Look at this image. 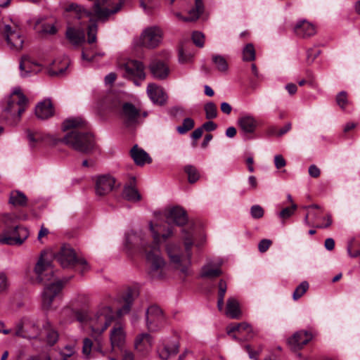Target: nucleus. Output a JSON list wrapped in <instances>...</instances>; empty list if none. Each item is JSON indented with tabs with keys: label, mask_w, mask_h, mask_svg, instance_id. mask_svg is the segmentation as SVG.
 <instances>
[{
	"label": "nucleus",
	"mask_w": 360,
	"mask_h": 360,
	"mask_svg": "<svg viewBox=\"0 0 360 360\" xmlns=\"http://www.w3.org/2000/svg\"><path fill=\"white\" fill-rule=\"evenodd\" d=\"M150 229L153 234V244L146 245L143 238L134 231L128 233L126 236V245H141L146 253L147 262L149 263V274L152 278H162L164 277V269L166 264L165 259L160 255V239L166 240L173 235V230L167 222L153 224L150 222Z\"/></svg>",
	"instance_id": "f257e3e1"
},
{
	"label": "nucleus",
	"mask_w": 360,
	"mask_h": 360,
	"mask_svg": "<svg viewBox=\"0 0 360 360\" xmlns=\"http://www.w3.org/2000/svg\"><path fill=\"white\" fill-rule=\"evenodd\" d=\"M86 125V121L82 117H71L65 120L63 123V130L67 132L63 139H56L53 144L59 142L64 143L74 150L89 154L95 148V140L94 136L84 130H82Z\"/></svg>",
	"instance_id": "f03ea898"
},
{
	"label": "nucleus",
	"mask_w": 360,
	"mask_h": 360,
	"mask_svg": "<svg viewBox=\"0 0 360 360\" xmlns=\"http://www.w3.org/2000/svg\"><path fill=\"white\" fill-rule=\"evenodd\" d=\"M36 279L39 283L45 285L42 292L41 305L44 310L51 309L56 296L63 288V282L54 278L53 268L50 262L44 259L42 256L39 259L34 269Z\"/></svg>",
	"instance_id": "7ed1b4c3"
},
{
	"label": "nucleus",
	"mask_w": 360,
	"mask_h": 360,
	"mask_svg": "<svg viewBox=\"0 0 360 360\" xmlns=\"http://www.w3.org/2000/svg\"><path fill=\"white\" fill-rule=\"evenodd\" d=\"M184 251L179 245L169 243L166 245V252L172 266L184 276L190 274L192 248L193 246V232L191 229L181 231Z\"/></svg>",
	"instance_id": "20e7f679"
},
{
	"label": "nucleus",
	"mask_w": 360,
	"mask_h": 360,
	"mask_svg": "<svg viewBox=\"0 0 360 360\" xmlns=\"http://www.w3.org/2000/svg\"><path fill=\"white\" fill-rule=\"evenodd\" d=\"M125 0H96L93 13L85 10L82 6L72 4L69 10L75 13V18L82 19L92 15L98 20L105 21L112 14L117 13L123 6Z\"/></svg>",
	"instance_id": "39448f33"
},
{
	"label": "nucleus",
	"mask_w": 360,
	"mask_h": 360,
	"mask_svg": "<svg viewBox=\"0 0 360 360\" xmlns=\"http://www.w3.org/2000/svg\"><path fill=\"white\" fill-rule=\"evenodd\" d=\"M15 217L9 214L3 216L5 229L0 233V245H21L29 237L27 228L13 224Z\"/></svg>",
	"instance_id": "423d86ee"
},
{
	"label": "nucleus",
	"mask_w": 360,
	"mask_h": 360,
	"mask_svg": "<svg viewBox=\"0 0 360 360\" xmlns=\"http://www.w3.org/2000/svg\"><path fill=\"white\" fill-rule=\"evenodd\" d=\"M170 4L187 13L186 16H184L181 12L174 13L178 19L184 22L197 20L204 11L202 0H170Z\"/></svg>",
	"instance_id": "0eeeda50"
},
{
	"label": "nucleus",
	"mask_w": 360,
	"mask_h": 360,
	"mask_svg": "<svg viewBox=\"0 0 360 360\" xmlns=\"http://www.w3.org/2000/svg\"><path fill=\"white\" fill-rule=\"evenodd\" d=\"M115 312L110 307H101L89 319V327L94 335L102 334L115 320Z\"/></svg>",
	"instance_id": "6e6552de"
},
{
	"label": "nucleus",
	"mask_w": 360,
	"mask_h": 360,
	"mask_svg": "<svg viewBox=\"0 0 360 360\" xmlns=\"http://www.w3.org/2000/svg\"><path fill=\"white\" fill-rule=\"evenodd\" d=\"M28 100L23 94L20 87H15L7 99V105L4 108V112L18 121L25 111Z\"/></svg>",
	"instance_id": "1a4fd4ad"
},
{
	"label": "nucleus",
	"mask_w": 360,
	"mask_h": 360,
	"mask_svg": "<svg viewBox=\"0 0 360 360\" xmlns=\"http://www.w3.org/2000/svg\"><path fill=\"white\" fill-rule=\"evenodd\" d=\"M55 257L63 268H68L76 264L79 265L82 267L81 272L82 274L89 269L86 259L77 258L73 249L70 246H63Z\"/></svg>",
	"instance_id": "9d476101"
},
{
	"label": "nucleus",
	"mask_w": 360,
	"mask_h": 360,
	"mask_svg": "<svg viewBox=\"0 0 360 360\" xmlns=\"http://www.w3.org/2000/svg\"><path fill=\"white\" fill-rule=\"evenodd\" d=\"M124 77L132 79L136 85H139L138 80H143L146 77L143 64L136 60H127L120 67Z\"/></svg>",
	"instance_id": "9b49d317"
},
{
	"label": "nucleus",
	"mask_w": 360,
	"mask_h": 360,
	"mask_svg": "<svg viewBox=\"0 0 360 360\" xmlns=\"http://www.w3.org/2000/svg\"><path fill=\"white\" fill-rule=\"evenodd\" d=\"M163 32L157 26L146 28L140 37V46L147 49H155L158 47L162 39Z\"/></svg>",
	"instance_id": "f8f14e48"
},
{
	"label": "nucleus",
	"mask_w": 360,
	"mask_h": 360,
	"mask_svg": "<svg viewBox=\"0 0 360 360\" xmlns=\"http://www.w3.org/2000/svg\"><path fill=\"white\" fill-rule=\"evenodd\" d=\"M120 118L128 127L136 126L141 122V112L131 103H124L119 112Z\"/></svg>",
	"instance_id": "ddd939ff"
},
{
	"label": "nucleus",
	"mask_w": 360,
	"mask_h": 360,
	"mask_svg": "<svg viewBox=\"0 0 360 360\" xmlns=\"http://www.w3.org/2000/svg\"><path fill=\"white\" fill-rule=\"evenodd\" d=\"M226 334L239 341H247L253 338L252 329L246 323L229 324L226 326Z\"/></svg>",
	"instance_id": "4468645a"
},
{
	"label": "nucleus",
	"mask_w": 360,
	"mask_h": 360,
	"mask_svg": "<svg viewBox=\"0 0 360 360\" xmlns=\"http://www.w3.org/2000/svg\"><path fill=\"white\" fill-rule=\"evenodd\" d=\"M39 335L36 323L28 319H22L15 326L14 335L22 338H35Z\"/></svg>",
	"instance_id": "2eb2a0df"
},
{
	"label": "nucleus",
	"mask_w": 360,
	"mask_h": 360,
	"mask_svg": "<svg viewBox=\"0 0 360 360\" xmlns=\"http://www.w3.org/2000/svg\"><path fill=\"white\" fill-rule=\"evenodd\" d=\"M146 327L150 332L158 331L163 325L165 317L161 309L158 306H150L146 314Z\"/></svg>",
	"instance_id": "dca6fc26"
},
{
	"label": "nucleus",
	"mask_w": 360,
	"mask_h": 360,
	"mask_svg": "<svg viewBox=\"0 0 360 360\" xmlns=\"http://www.w3.org/2000/svg\"><path fill=\"white\" fill-rule=\"evenodd\" d=\"M115 186V179L109 174L100 175L95 179V191L99 196L108 195L114 189Z\"/></svg>",
	"instance_id": "f3484780"
},
{
	"label": "nucleus",
	"mask_w": 360,
	"mask_h": 360,
	"mask_svg": "<svg viewBox=\"0 0 360 360\" xmlns=\"http://www.w3.org/2000/svg\"><path fill=\"white\" fill-rule=\"evenodd\" d=\"M4 35L11 49L18 51L22 48L23 37L18 31L13 29L10 25H6L4 26Z\"/></svg>",
	"instance_id": "a211bd4d"
},
{
	"label": "nucleus",
	"mask_w": 360,
	"mask_h": 360,
	"mask_svg": "<svg viewBox=\"0 0 360 360\" xmlns=\"http://www.w3.org/2000/svg\"><path fill=\"white\" fill-rule=\"evenodd\" d=\"M313 336L310 332L300 330L296 332L291 338L288 340V343L291 349L296 351L302 349L304 345H307Z\"/></svg>",
	"instance_id": "6ab92c4d"
},
{
	"label": "nucleus",
	"mask_w": 360,
	"mask_h": 360,
	"mask_svg": "<svg viewBox=\"0 0 360 360\" xmlns=\"http://www.w3.org/2000/svg\"><path fill=\"white\" fill-rule=\"evenodd\" d=\"M19 68L22 77H27L32 75L37 74L41 70L39 65L32 61L28 56H23L21 58Z\"/></svg>",
	"instance_id": "aec40b11"
},
{
	"label": "nucleus",
	"mask_w": 360,
	"mask_h": 360,
	"mask_svg": "<svg viewBox=\"0 0 360 360\" xmlns=\"http://www.w3.org/2000/svg\"><path fill=\"white\" fill-rule=\"evenodd\" d=\"M122 104L118 95L110 93L101 101L99 108L101 110H109L119 113Z\"/></svg>",
	"instance_id": "412c9836"
},
{
	"label": "nucleus",
	"mask_w": 360,
	"mask_h": 360,
	"mask_svg": "<svg viewBox=\"0 0 360 360\" xmlns=\"http://www.w3.org/2000/svg\"><path fill=\"white\" fill-rule=\"evenodd\" d=\"M126 339V333L123 327L120 324H116L110 330V340L112 348H121Z\"/></svg>",
	"instance_id": "4be33fe9"
},
{
	"label": "nucleus",
	"mask_w": 360,
	"mask_h": 360,
	"mask_svg": "<svg viewBox=\"0 0 360 360\" xmlns=\"http://www.w3.org/2000/svg\"><path fill=\"white\" fill-rule=\"evenodd\" d=\"M293 29L295 34L302 38L311 37L316 33L314 25L306 20L298 21Z\"/></svg>",
	"instance_id": "5701e85b"
},
{
	"label": "nucleus",
	"mask_w": 360,
	"mask_h": 360,
	"mask_svg": "<svg viewBox=\"0 0 360 360\" xmlns=\"http://www.w3.org/2000/svg\"><path fill=\"white\" fill-rule=\"evenodd\" d=\"M152 336L146 333L138 335L134 340L135 349L140 353L145 354L150 349L153 345Z\"/></svg>",
	"instance_id": "b1692460"
},
{
	"label": "nucleus",
	"mask_w": 360,
	"mask_h": 360,
	"mask_svg": "<svg viewBox=\"0 0 360 360\" xmlns=\"http://www.w3.org/2000/svg\"><path fill=\"white\" fill-rule=\"evenodd\" d=\"M147 94L153 103L160 105L165 104L167 98L164 90L154 84H149L148 85Z\"/></svg>",
	"instance_id": "393cba45"
},
{
	"label": "nucleus",
	"mask_w": 360,
	"mask_h": 360,
	"mask_svg": "<svg viewBox=\"0 0 360 360\" xmlns=\"http://www.w3.org/2000/svg\"><path fill=\"white\" fill-rule=\"evenodd\" d=\"M54 112L53 105L49 99H46L36 106L35 115L41 120H46L53 116Z\"/></svg>",
	"instance_id": "a878e982"
},
{
	"label": "nucleus",
	"mask_w": 360,
	"mask_h": 360,
	"mask_svg": "<svg viewBox=\"0 0 360 360\" xmlns=\"http://www.w3.org/2000/svg\"><path fill=\"white\" fill-rule=\"evenodd\" d=\"M65 37L74 46H79L85 41L84 30L82 28L68 27Z\"/></svg>",
	"instance_id": "bb28decb"
},
{
	"label": "nucleus",
	"mask_w": 360,
	"mask_h": 360,
	"mask_svg": "<svg viewBox=\"0 0 360 360\" xmlns=\"http://www.w3.org/2000/svg\"><path fill=\"white\" fill-rule=\"evenodd\" d=\"M153 77L158 79H165L169 72V68L162 61L153 60L149 65Z\"/></svg>",
	"instance_id": "cd10ccee"
},
{
	"label": "nucleus",
	"mask_w": 360,
	"mask_h": 360,
	"mask_svg": "<svg viewBox=\"0 0 360 360\" xmlns=\"http://www.w3.org/2000/svg\"><path fill=\"white\" fill-rule=\"evenodd\" d=\"M167 219L177 226H183L188 221L186 212L179 207L172 208L167 214Z\"/></svg>",
	"instance_id": "c85d7f7f"
},
{
	"label": "nucleus",
	"mask_w": 360,
	"mask_h": 360,
	"mask_svg": "<svg viewBox=\"0 0 360 360\" xmlns=\"http://www.w3.org/2000/svg\"><path fill=\"white\" fill-rule=\"evenodd\" d=\"M82 352L86 359H91L92 357V353L98 352L103 354V350L100 342H98L96 345H94L92 340L88 338H86L83 340Z\"/></svg>",
	"instance_id": "c756f323"
},
{
	"label": "nucleus",
	"mask_w": 360,
	"mask_h": 360,
	"mask_svg": "<svg viewBox=\"0 0 360 360\" xmlns=\"http://www.w3.org/2000/svg\"><path fill=\"white\" fill-rule=\"evenodd\" d=\"M242 316L240 304L237 300L230 297L226 301V316L233 319H238Z\"/></svg>",
	"instance_id": "7c9ffc66"
},
{
	"label": "nucleus",
	"mask_w": 360,
	"mask_h": 360,
	"mask_svg": "<svg viewBox=\"0 0 360 360\" xmlns=\"http://www.w3.org/2000/svg\"><path fill=\"white\" fill-rule=\"evenodd\" d=\"M131 156L134 162L138 165H143L146 162H150L151 159L148 154L143 149L139 148L136 145L131 150Z\"/></svg>",
	"instance_id": "2f4dec72"
},
{
	"label": "nucleus",
	"mask_w": 360,
	"mask_h": 360,
	"mask_svg": "<svg viewBox=\"0 0 360 360\" xmlns=\"http://www.w3.org/2000/svg\"><path fill=\"white\" fill-rule=\"evenodd\" d=\"M222 273L220 266L217 264L208 263L202 267L200 276L202 278H214Z\"/></svg>",
	"instance_id": "473e14b6"
},
{
	"label": "nucleus",
	"mask_w": 360,
	"mask_h": 360,
	"mask_svg": "<svg viewBox=\"0 0 360 360\" xmlns=\"http://www.w3.org/2000/svg\"><path fill=\"white\" fill-rule=\"evenodd\" d=\"M75 353V348L74 345H67L60 352V359L59 360H67L68 358L72 356ZM28 360H51L50 357L42 355L33 356L30 358Z\"/></svg>",
	"instance_id": "72a5a7b5"
},
{
	"label": "nucleus",
	"mask_w": 360,
	"mask_h": 360,
	"mask_svg": "<svg viewBox=\"0 0 360 360\" xmlns=\"http://www.w3.org/2000/svg\"><path fill=\"white\" fill-rule=\"evenodd\" d=\"M179 343L174 342L172 345H164L158 349L159 356L161 359L167 360L172 355H175L179 352Z\"/></svg>",
	"instance_id": "f704fd0d"
},
{
	"label": "nucleus",
	"mask_w": 360,
	"mask_h": 360,
	"mask_svg": "<svg viewBox=\"0 0 360 360\" xmlns=\"http://www.w3.org/2000/svg\"><path fill=\"white\" fill-rule=\"evenodd\" d=\"M238 123L241 129L247 133L253 132L256 128V121L250 116L240 118Z\"/></svg>",
	"instance_id": "c9c22d12"
},
{
	"label": "nucleus",
	"mask_w": 360,
	"mask_h": 360,
	"mask_svg": "<svg viewBox=\"0 0 360 360\" xmlns=\"http://www.w3.org/2000/svg\"><path fill=\"white\" fill-rule=\"evenodd\" d=\"M123 300L124 304L121 309H118L117 311V314L119 316L126 314L129 313L130 311L131 306L134 301L133 292L131 290H129L127 292L126 295L123 297Z\"/></svg>",
	"instance_id": "e433bc0d"
},
{
	"label": "nucleus",
	"mask_w": 360,
	"mask_h": 360,
	"mask_svg": "<svg viewBox=\"0 0 360 360\" xmlns=\"http://www.w3.org/2000/svg\"><path fill=\"white\" fill-rule=\"evenodd\" d=\"M9 203L15 206H25L27 203V198L22 192L12 191L9 198Z\"/></svg>",
	"instance_id": "4c0bfd02"
},
{
	"label": "nucleus",
	"mask_w": 360,
	"mask_h": 360,
	"mask_svg": "<svg viewBox=\"0 0 360 360\" xmlns=\"http://www.w3.org/2000/svg\"><path fill=\"white\" fill-rule=\"evenodd\" d=\"M123 197L129 201H139L141 199V195L137 189L133 186H125L123 193Z\"/></svg>",
	"instance_id": "58836bf2"
},
{
	"label": "nucleus",
	"mask_w": 360,
	"mask_h": 360,
	"mask_svg": "<svg viewBox=\"0 0 360 360\" xmlns=\"http://www.w3.org/2000/svg\"><path fill=\"white\" fill-rule=\"evenodd\" d=\"M27 139L29 141V144L31 147H34L36 144L39 142L44 141H49V139H52V141L53 142V140L55 139H53L50 136H47L46 137H44L41 134L39 133H30L29 132L27 134Z\"/></svg>",
	"instance_id": "ea45409f"
},
{
	"label": "nucleus",
	"mask_w": 360,
	"mask_h": 360,
	"mask_svg": "<svg viewBox=\"0 0 360 360\" xmlns=\"http://www.w3.org/2000/svg\"><path fill=\"white\" fill-rule=\"evenodd\" d=\"M255 59V49L252 44H248L243 49V60L253 61Z\"/></svg>",
	"instance_id": "a19ab883"
},
{
	"label": "nucleus",
	"mask_w": 360,
	"mask_h": 360,
	"mask_svg": "<svg viewBox=\"0 0 360 360\" xmlns=\"http://www.w3.org/2000/svg\"><path fill=\"white\" fill-rule=\"evenodd\" d=\"M194 121L190 117H187L184 120L181 125L176 127V131L180 134H184L188 131L191 130L194 127Z\"/></svg>",
	"instance_id": "79ce46f5"
},
{
	"label": "nucleus",
	"mask_w": 360,
	"mask_h": 360,
	"mask_svg": "<svg viewBox=\"0 0 360 360\" xmlns=\"http://www.w3.org/2000/svg\"><path fill=\"white\" fill-rule=\"evenodd\" d=\"M185 172L188 174V181L191 184H193L198 180L200 174L195 167L191 165H187L185 167Z\"/></svg>",
	"instance_id": "37998d69"
},
{
	"label": "nucleus",
	"mask_w": 360,
	"mask_h": 360,
	"mask_svg": "<svg viewBox=\"0 0 360 360\" xmlns=\"http://www.w3.org/2000/svg\"><path fill=\"white\" fill-rule=\"evenodd\" d=\"M204 110L205 112V116L207 120H211L217 117V109L216 105L210 102L205 105Z\"/></svg>",
	"instance_id": "c03bdc74"
},
{
	"label": "nucleus",
	"mask_w": 360,
	"mask_h": 360,
	"mask_svg": "<svg viewBox=\"0 0 360 360\" xmlns=\"http://www.w3.org/2000/svg\"><path fill=\"white\" fill-rule=\"evenodd\" d=\"M309 283L307 281H302L295 290L292 294L294 300H297L300 298L308 290Z\"/></svg>",
	"instance_id": "a18cd8bd"
},
{
	"label": "nucleus",
	"mask_w": 360,
	"mask_h": 360,
	"mask_svg": "<svg viewBox=\"0 0 360 360\" xmlns=\"http://www.w3.org/2000/svg\"><path fill=\"white\" fill-rule=\"evenodd\" d=\"M297 205L295 203H292L290 207H285L278 214V217L283 219H287L290 218L297 210Z\"/></svg>",
	"instance_id": "49530a36"
},
{
	"label": "nucleus",
	"mask_w": 360,
	"mask_h": 360,
	"mask_svg": "<svg viewBox=\"0 0 360 360\" xmlns=\"http://www.w3.org/2000/svg\"><path fill=\"white\" fill-rule=\"evenodd\" d=\"M97 30V25L95 22L89 25L87 32L89 44H92L96 41Z\"/></svg>",
	"instance_id": "de8ad7c7"
},
{
	"label": "nucleus",
	"mask_w": 360,
	"mask_h": 360,
	"mask_svg": "<svg viewBox=\"0 0 360 360\" xmlns=\"http://www.w3.org/2000/svg\"><path fill=\"white\" fill-rule=\"evenodd\" d=\"M192 39L193 43L198 47L202 48L205 43V36L199 31H195L192 34Z\"/></svg>",
	"instance_id": "09e8293b"
},
{
	"label": "nucleus",
	"mask_w": 360,
	"mask_h": 360,
	"mask_svg": "<svg viewBox=\"0 0 360 360\" xmlns=\"http://www.w3.org/2000/svg\"><path fill=\"white\" fill-rule=\"evenodd\" d=\"M75 319L80 323H89V319L91 316H89L88 313L85 311L77 310L73 311Z\"/></svg>",
	"instance_id": "8fccbe9b"
},
{
	"label": "nucleus",
	"mask_w": 360,
	"mask_h": 360,
	"mask_svg": "<svg viewBox=\"0 0 360 360\" xmlns=\"http://www.w3.org/2000/svg\"><path fill=\"white\" fill-rule=\"evenodd\" d=\"M264 210L259 205H252L250 208V214L254 219H260L264 216Z\"/></svg>",
	"instance_id": "3c124183"
},
{
	"label": "nucleus",
	"mask_w": 360,
	"mask_h": 360,
	"mask_svg": "<svg viewBox=\"0 0 360 360\" xmlns=\"http://www.w3.org/2000/svg\"><path fill=\"white\" fill-rule=\"evenodd\" d=\"M336 102L341 108L344 109L348 104L347 92L344 91L340 92L336 96Z\"/></svg>",
	"instance_id": "603ef678"
},
{
	"label": "nucleus",
	"mask_w": 360,
	"mask_h": 360,
	"mask_svg": "<svg viewBox=\"0 0 360 360\" xmlns=\"http://www.w3.org/2000/svg\"><path fill=\"white\" fill-rule=\"evenodd\" d=\"M223 281H221L219 286V297L217 301V307L220 311H222L224 309V296L225 295V289L222 285Z\"/></svg>",
	"instance_id": "864d4df0"
},
{
	"label": "nucleus",
	"mask_w": 360,
	"mask_h": 360,
	"mask_svg": "<svg viewBox=\"0 0 360 360\" xmlns=\"http://www.w3.org/2000/svg\"><path fill=\"white\" fill-rule=\"evenodd\" d=\"M212 61L221 71H225V59L219 55H213Z\"/></svg>",
	"instance_id": "5fc2aeb1"
},
{
	"label": "nucleus",
	"mask_w": 360,
	"mask_h": 360,
	"mask_svg": "<svg viewBox=\"0 0 360 360\" xmlns=\"http://www.w3.org/2000/svg\"><path fill=\"white\" fill-rule=\"evenodd\" d=\"M321 51L314 49H309L307 51V62L311 64L314 60L319 56Z\"/></svg>",
	"instance_id": "6e6d98bb"
},
{
	"label": "nucleus",
	"mask_w": 360,
	"mask_h": 360,
	"mask_svg": "<svg viewBox=\"0 0 360 360\" xmlns=\"http://www.w3.org/2000/svg\"><path fill=\"white\" fill-rule=\"evenodd\" d=\"M41 32L49 34H54L57 32V29L53 24L44 23L41 25Z\"/></svg>",
	"instance_id": "4d7b16f0"
},
{
	"label": "nucleus",
	"mask_w": 360,
	"mask_h": 360,
	"mask_svg": "<svg viewBox=\"0 0 360 360\" xmlns=\"http://www.w3.org/2000/svg\"><path fill=\"white\" fill-rule=\"evenodd\" d=\"M58 335L56 330H49L46 333L47 342L49 345H53L58 340Z\"/></svg>",
	"instance_id": "13d9d810"
},
{
	"label": "nucleus",
	"mask_w": 360,
	"mask_h": 360,
	"mask_svg": "<svg viewBox=\"0 0 360 360\" xmlns=\"http://www.w3.org/2000/svg\"><path fill=\"white\" fill-rule=\"evenodd\" d=\"M272 242L269 239H262L258 245V249L260 252H265L271 246Z\"/></svg>",
	"instance_id": "bf43d9fd"
},
{
	"label": "nucleus",
	"mask_w": 360,
	"mask_h": 360,
	"mask_svg": "<svg viewBox=\"0 0 360 360\" xmlns=\"http://www.w3.org/2000/svg\"><path fill=\"white\" fill-rule=\"evenodd\" d=\"M155 0H145L141 1V6L143 8L145 12L150 13L152 8L155 6L153 3Z\"/></svg>",
	"instance_id": "052dcab7"
},
{
	"label": "nucleus",
	"mask_w": 360,
	"mask_h": 360,
	"mask_svg": "<svg viewBox=\"0 0 360 360\" xmlns=\"http://www.w3.org/2000/svg\"><path fill=\"white\" fill-rule=\"evenodd\" d=\"M193 58V55L191 53H184L183 49L179 51V60L181 63L189 62Z\"/></svg>",
	"instance_id": "680f3d73"
},
{
	"label": "nucleus",
	"mask_w": 360,
	"mask_h": 360,
	"mask_svg": "<svg viewBox=\"0 0 360 360\" xmlns=\"http://www.w3.org/2000/svg\"><path fill=\"white\" fill-rule=\"evenodd\" d=\"M8 288V278L5 274H0V292L6 290Z\"/></svg>",
	"instance_id": "e2e57ef3"
},
{
	"label": "nucleus",
	"mask_w": 360,
	"mask_h": 360,
	"mask_svg": "<svg viewBox=\"0 0 360 360\" xmlns=\"http://www.w3.org/2000/svg\"><path fill=\"white\" fill-rule=\"evenodd\" d=\"M274 164L276 169H281L285 166L286 162L281 155H276L274 157Z\"/></svg>",
	"instance_id": "0e129e2a"
},
{
	"label": "nucleus",
	"mask_w": 360,
	"mask_h": 360,
	"mask_svg": "<svg viewBox=\"0 0 360 360\" xmlns=\"http://www.w3.org/2000/svg\"><path fill=\"white\" fill-rule=\"evenodd\" d=\"M321 171L320 169L315 165H311L309 167V174L313 178H317L320 176Z\"/></svg>",
	"instance_id": "69168bd1"
},
{
	"label": "nucleus",
	"mask_w": 360,
	"mask_h": 360,
	"mask_svg": "<svg viewBox=\"0 0 360 360\" xmlns=\"http://www.w3.org/2000/svg\"><path fill=\"white\" fill-rule=\"evenodd\" d=\"M325 221H326V224H320V225H316V228H319V229H324V228H328L329 227L331 224H332V217H331V215L330 214H327L326 217H323V219Z\"/></svg>",
	"instance_id": "338daca9"
},
{
	"label": "nucleus",
	"mask_w": 360,
	"mask_h": 360,
	"mask_svg": "<svg viewBox=\"0 0 360 360\" xmlns=\"http://www.w3.org/2000/svg\"><path fill=\"white\" fill-rule=\"evenodd\" d=\"M201 127H202V130L211 131L216 129L217 125L212 121H208L204 123Z\"/></svg>",
	"instance_id": "774afa93"
}]
</instances>
